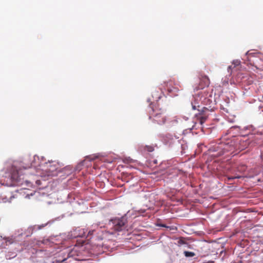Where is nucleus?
I'll use <instances>...</instances> for the list:
<instances>
[{"instance_id": "f257e3e1", "label": "nucleus", "mask_w": 263, "mask_h": 263, "mask_svg": "<svg viewBox=\"0 0 263 263\" xmlns=\"http://www.w3.org/2000/svg\"><path fill=\"white\" fill-rule=\"evenodd\" d=\"M213 152H217V154L212 155L215 157L221 156L227 152H230L231 154L234 153L236 151L235 142L231 141L227 143H221L217 146L211 149Z\"/></svg>"}, {"instance_id": "f03ea898", "label": "nucleus", "mask_w": 263, "mask_h": 263, "mask_svg": "<svg viewBox=\"0 0 263 263\" xmlns=\"http://www.w3.org/2000/svg\"><path fill=\"white\" fill-rule=\"evenodd\" d=\"M6 177H8L11 181L10 185L14 183H22V180L24 179V174L21 168L12 166L6 173Z\"/></svg>"}, {"instance_id": "7ed1b4c3", "label": "nucleus", "mask_w": 263, "mask_h": 263, "mask_svg": "<svg viewBox=\"0 0 263 263\" xmlns=\"http://www.w3.org/2000/svg\"><path fill=\"white\" fill-rule=\"evenodd\" d=\"M158 112H157L156 109H153L152 112H150L149 118L153 120L158 124H163L166 121V116H165V109L164 108H159Z\"/></svg>"}, {"instance_id": "20e7f679", "label": "nucleus", "mask_w": 263, "mask_h": 263, "mask_svg": "<svg viewBox=\"0 0 263 263\" xmlns=\"http://www.w3.org/2000/svg\"><path fill=\"white\" fill-rule=\"evenodd\" d=\"M125 224V220L124 218H116L111 220L112 228L116 231H122Z\"/></svg>"}, {"instance_id": "39448f33", "label": "nucleus", "mask_w": 263, "mask_h": 263, "mask_svg": "<svg viewBox=\"0 0 263 263\" xmlns=\"http://www.w3.org/2000/svg\"><path fill=\"white\" fill-rule=\"evenodd\" d=\"M59 164L55 161L49 162L46 163L47 172L48 176H54L56 175L54 172L58 170Z\"/></svg>"}, {"instance_id": "423d86ee", "label": "nucleus", "mask_w": 263, "mask_h": 263, "mask_svg": "<svg viewBox=\"0 0 263 263\" xmlns=\"http://www.w3.org/2000/svg\"><path fill=\"white\" fill-rule=\"evenodd\" d=\"M235 142L236 151H241L247 147L249 142L246 140H238L237 139Z\"/></svg>"}, {"instance_id": "0eeeda50", "label": "nucleus", "mask_w": 263, "mask_h": 263, "mask_svg": "<svg viewBox=\"0 0 263 263\" xmlns=\"http://www.w3.org/2000/svg\"><path fill=\"white\" fill-rule=\"evenodd\" d=\"M200 83L199 89H203L205 87L209 86L210 83V81L209 77L204 74H200Z\"/></svg>"}, {"instance_id": "6e6552de", "label": "nucleus", "mask_w": 263, "mask_h": 263, "mask_svg": "<svg viewBox=\"0 0 263 263\" xmlns=\"http://www.w3.org/2000/svg\"><path fill=\"white\" fill-rule=\"evenodd\" d=\"M209 111V109L206 107H203L200 113L199 116L198 117L199 123L201 125L203 124L208 118V115L206 112Z\"/></svg>"}, {"instance_id": "1a4fd4ad", "label": "nucleus", "mask_w": 263, "mask_h": 263, "mask_svg": "<svg viewBox=\"0 0 263 263\" xmlns=\"http://www.w3.org/2000/svg\"><path fill=\"white\" fill-rule=\"evenodd\" d=\"M255 67L258 69H263V61L259 59H256L255 61Z\"/></svg>"}, {"instance_id": "9d476101", "label": "nucleus", "mask_w": 263, "mask_h": 263, "mask_svg": "<svg viewBox=\"0 0 263 263\" xmlns=\"http://www.w3.org/2000/svg\"><path fill=\"white\" fill-rule=\"evenodd\" d=\"M4 240H5L6 245L12 244L14 242V239L12 237H4Z\"/></svg>"}, {"instance_id": "9b49d317", "label": "nucleus", "mask_w": 263, "mask_h": 263, "mask_svg": "<svg viewBox=\"0 0 263 263\" xmlns=\"http://www.w3.org/2000/svg\"><path fill=\"white\" fill-rule=\"evenodd\" d=\"M151 110L149 111V112H152L153 109H156L157 110V112H158V110L159 108H163L162 107H160V105L158 103H156L155 104L153 105L151 104Z\"/></svg>"}, {"instance_id": "f8f14e48", "label": "nucleus", "mask_w": 263, "mask_h": 263, "mask_svg": "<svg viewBox=\"0 0 263 263\" xmlns=\"http://www.w3.org/2000/svg\"><path fill=\"white\" fill-rule=\"evenodd\" d=\"M183 253H184V255H185V256L186 257H193L195 255V253H194L193 252L187 251H185Z\"/></svg>"}, {"instance_id": "ddd939ff", "label": "nucleus", "mask_w": 263, "mask_h": 263, "mask_svg": "<svg viewBox=\"0 0 263 263\" xmlns=\"http://www.w3.org/2000/svg\"><path fill=\"white\" fill-rule=\"evenodd\" d=\"M74 255V251L73 250H71V251L69 252L68 253V256H67V258H65L64 259H63L62 260L63 262H64L65 260H66L69 257H72Z\"/></svg>"}, {"instance_id": "4468645a", "label": "nucleus", "mask_w": 263, "mask_h": 263, "mask_svg": "<svg viewBox=\"0 0 263 263\" xmlns=\"http://www.w3.org/2000/svg\"><path fill=\"white\" fill-rule=\"evenodd\" d=\"M145 149L149 152H152L154 150V148L152 146H146Z\"/></svg>"}, {"instance_id": "2eb2a0df", "label": "nucleus", "mask_w": 263, "mask_h": 263, "mask_svg": "<svg viewBox=\"0 0 263 263\" xmlns=\"http://www.w3.org/2000/svg\"><path fill=\"white\" fill-rule=\"evenodd\" d=\"M96 231L95 230H89L88 232V235H91L93 234V232Z\"/></svg>"}, {"instance_id": "dca6fc26", "label": "nucleus", "mask_w": 263, "mask_h": 263, "mask_svg": "<svg viewBox=\"0 0 263 263\" xmlns=\"http://www.w3.org/2000/svg\"><path fill=\"white\" fill-rule=\"evenodd\" d=\"M167 138H168V139H173V136L171 135H166L165 136Z\"/></svg>"}, {"instance_id": "f3484780", "label": "nucleus", "mask_w": 263, "mask_h": 263, "mask_svg": "<svg viewBox=\"0 0 263 263\" xmlns=\"http://www.w3.org/2000/svg\"><path fill=\"white\" fill-rule=\"evenodd\" d=\"M239 178V177H238V176L235 177H229L228 180L233 179L235 178Z\"/></svg>"}, {"instance_id": "a211bd4d", "label": "nucleus", "mask_w": 263, "mask_h": 263, "mask_svg": "<svg viewBox=\"0 0 263 263\" xmlns=\"http://www.w3.org/2000/svg\"><path fill=\"white\" fill-rule=\"evenodd\" d=\"M192 108L193 109H196V106L192 104Z\"/></svg>"}, {"instance_id": "6ab92c4d", "label": "nucleus", "mask_w": 263, "mask_h": 263, "mask_svg": "<svg viewBox=\"0 0 263 263\" xmlns=\"http://www.w3.org/2000/svg\"><path fill=\"white\" fill-rule=\"evenodd\" d=\"M104 237V234H102V235L100 236V239H103Z\"/></svg>"}, {"instance_id": "aec40b11", "label": "nucleus", "mask_w": 263, "mask_h": 263, "mask_svg": "<svg viewBox=\"0 0 263 263\" xmlns=\"http://www.w3.org/2000/svg\"><path fill=\"white\" fill-rule=\"evenodd\" d=\"M234 64L236 65H238L239 64V62L236 61L235 63H234Z\"/></svg>"}, {"instance_id": "412c9836", "label": "nucleus", "mask_w": 263, "mask_h": 263, "mask_svg": "<svg viewBox=\"0 0 263 263\" xmlns=\"http://www.w3.org/2000/svg\"><path fill=\"white\" fill-rule=\"evenodd\" d=\"M231 66H229L228 69H231Z\"/></svg>"}, {"instance_id": "4be33fe9", "label": "nucleus", "mask_w": 263, "mask_h": 263, "mask_svg": "<svg viewBox=\"0 0 263 263\" xmlns=\"http://www.w3.org/2000/svg\"><path fill=\"white\" fill-rule=\"evenodd\" d=\"M167 89H168V90L169 91H172L171 90H170V89H169L168 88H167Z\"/></svg>"}, {"instance_id": "5701e85b", "label": "nucleus", "mask_w": 263, "mask_h": 263, "mask_svg": "<svg viewBox=\"0 0 263 263\" xmlns=\"http://www.w3.org/2000/svg\"><path fill=\"white\" fill-rule=\"evenodd\" d=\"M162 226L163 227H166V226L165 225H162Z\"/></svg>"}, {"instance_id": "b1692460", "label": "nucleus", "mask_w": 263, "mask_h": 263, "mask_svg": "<svg viewBox=\"0 0 263 263\" xmlns=\"http://www.w3.org/2000/svg\"><path fill=\"white\" fill-rule=\"evenodd\" d=\"M94 159H95L94 158L91 159V160H94Z\"/></svg>"}, {"instance_id": "393cba45", "label": "nucleus", "mask_w": 263, "mask_h": 263, "mask_svg": "<svg viewBox=\"0 0 263 263\" xmlns=\"http://www.w3.org/2000/svg\"><path fill=\"white\" fill-rule=\"evenodd\" d=\"M261 157H262V158H263V154L261 155Z\"/></svg>"}]
</instances>
